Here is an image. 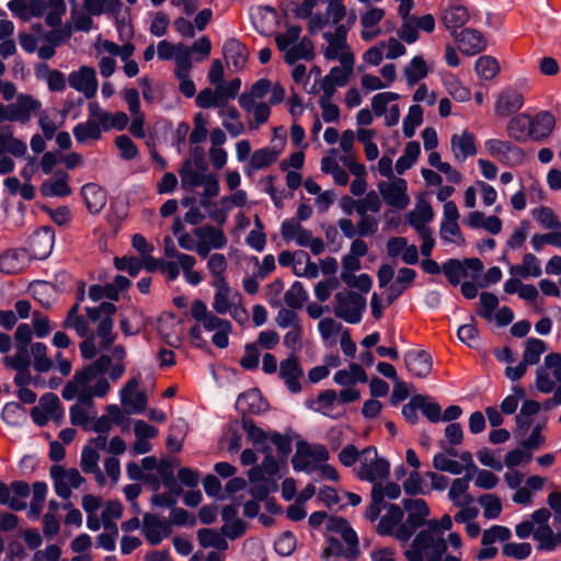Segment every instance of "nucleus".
Returning <instances> with one entry per match:
<instances>
[{
	"mask_svg": "<svg viewBox=\"0 0 561 561\" xmlns=\"http://www.w3.org/2000/svg\"><path fill=\"white\" fill-rule=\"evenodd\" d=\"M110 366L111 357L102 355L84 368L77 370L72 379L64 387L62 398L68 401L76 397H82L88 401L94 398H104L111 389L106 378Z\"/></svg>",
	"mask_w": 561,
	"mask_h": 561,
	"instance_id": "nucleus-1",
	"label": "nucleus"
},
{
	"mask_svg": "<svg viewBox=\"0 0 561 561\" xmlns=\"http://www.w3.org/2000/svg\"><path fill=\"white\" fill-rule=\"evenodd\" d=\"M191 316L196 321L188 331L192 344L197 348H205L208 342L203 336V331L213 333L211 343L218 348L229 346V336L232 333V324L220 318L214 310H208L206 304L195 299L191 305Z\"/></svg>",
	"mask_w": 561,
	"mask_h": 561,
	"instance_id": "nucleus-2",
	"label": "nucleus"
},
{
	"mask_svg": "<svg viewBox=\"0 0 561 561\" xmlns=\"http://www.w3.org/2000/svg\"><path fill=\"white\" fill-rule=\"evenodd\" d=\"M451 527L453 519L447 514L440 519L431 520L428 528L421 530L404 552L408 561H439L447 548L444 531Z\"/></svg>",
	"mask_w": 561,
	"mask_h": 561,
	"instance_id": "nucleus-3",
	"label": "nucleus"
},
{
	"mask_svg": "<svg viewBox=\"0 0 561 561\" xmlns=\"http://www.w3.org/2000/svg\"><path fill=\"white\" fill-rule=\"evenodd\" d=\"M252 484L250 494L257 501H263L271 492L277 490L279 476V463L273 457H264L260 466L252 467L248 472Z\"/></svg>",
	"mask_w": 561,
	"mask_h": 561,
	"instance_id": "nucleus-4",
	"label": "nucleus"
},
{
	"mask_svg": "<svg viewBox=\"0 0 561 561\" xmlns=\"http://www.w3.org/2000/svg\"><path fill=\"white\" fill-rule=\"evenodd\" d=\"M355 476L373 485L379 481L387 480L390 474V463L385 457H380L374 446L362 450L359 463L354 468Z\"/></svg>",
	"mask_w": 561,
	"mask_h": 561,
	"instance_id": "nucleus-5",
	"label": "nucleus"
},
{
	"mask_svg": "<svg viewBox=\"0 0 561 561\" xmlns=\"http://www.w3.org/2000/svg\"><path fill=\"white\" fill-rule=\"evenodd\" d=\"M88 320L96 323V334L101 339V347L108 350L113 342V316L116 312V306L113 302H101L98 307L85 309Z\"/></svg>",
	"mask_w": 561,
	"mask_h": 561,
	"instance_id": "nucleus-6",
	"label": "nucleus"
},
{
	"mask_svg": "<svg viewBox=\"0 0 561 561\" xmlns=\"http://www.w3.org/2000/svg\"><path fill=\"white\" fill-rule=\"evenodd\" d=\"M42 111V103L28 94H19L15 102L0 103V122H18L27 124L34 115Z\"/></svg>",
	"mask_w": 561,
	"mask_h": 561,
	"instance_id": "nucleus-7",
	"label": "nucleus"
},
{
	"mask_svg": "<svg viewBox=\"0 0 561 561\" xmlns=\"http://www.w3.org/2000/svg\"><path fill=\"white\" fill-rule=\"evenodd\" d=\"M350 26L337 25L334 32H324L323 37L327 42V47L323 55L328 60L339 59L342 66H354V55L347 45V34Z\"/></svg>",
	"mask_w": 561,
	"mask_h": 561,
	"instance_id": "nucleus-8",
	"label": "nucleus"
},
{
	"mask_svg": "<svg viewBox=\"0 0 561 561\" xmlns=\"http://www.w3.org/2000/svg\"><path fill=\"white\" fill-rule=\"evenodd\" d=\"M334 300V314L339 319L351 324H357L362 321L367 306L366 298L363 295L345 290L336 293Z\"/></svg>",
	"mask_w": 561,
	"mask_h": 561,
	"instance_id": "nucleus-9",
	"label": "nucleus"
},
{
	"mask_svg": "<svg viewBox=\"0 0 561 561\" xmlns=\"http://www.w3.org/2000/svg\"><path fill=\"white\" fill-rule=\"evenodd\" d=\"M329 451L323 445H311L306 442L297 444V449L291 458L295 471L312 473L322 462L329 460Z\"/></svg>",
	"mask_w": 561,
	"mask_h": 561,
	"instance_id": "nucleus-10",
	"label": "nucleus"
},
{
	"mask_svg": "<svg viewBox=\"0 0 561 561\" xmlns=\"http://www.w3.org/2000/svg\"><path fill=\"white\" fill-rule=\"evenodd\" d=\"M280 233L284 240L294 241L297 245L309 248L314 255L321 254L325 244L321 238H316L312 232L304 228L295 219H286L280 227Z\"/></svg>",
	"mask_w": 561,
	"mask_h": 561,
	"instance_id": "nucleus-11",
	"label": "nucleus"
},
{
	"mask_svg": "<svg viewBox=\"0 0 561 561\" xmlns=\"http://www.w3.org/2000/svg\"><path fill=\"white\" fill-rule=\"evenodd\" d=\"M460 213L455 202L443 205V216L439 222V238L444 244L463 247L466 239L459 227Z\"/></svg>",
	"mask_w": 561,
	"mask_h": 561,
	"instance_id": "nucleus-12",
	"label": "nucleus"
},
{
	"mask_svg": "<svg viewBox=\"0 0 561 561\" xmlns=\"http://www.w3.org/2000/svg\"><path fill=\"white\" fill-rule=\"evenodd\" d=\"M403 511L398 505H390L387 513L380 518L377 533L381 536H391L401 542L412 537V527L403 523Z\"/></svg>",
	"mask_w": 561,
	"mask_h": 561,
	"instance_id": "nucleus-13",
	"label": "nucleus"
},
{
	"mask_svg": "<svg viewBox=\"0 0 561 561\" xmlns=\"http://www.w3.org/2000/svg\"><path fill=\"white\" fill-rule=\"evenodd\" d=\"M286 144L285 136H278L277 129H274V137L271 146L255 150L244 167V172L251 175L253 172L263 170L272 165L278 160Z\"/></svg>",
	"mask_w": 561,
	"mask_h": 561,
	"instance_id": "nucleus-14",
	"label": "nucleus"
},
{
	"mask_svg": "<svg viewBox=\"0 0 561 561\" xmlns=\"http://www.w3.org/2000/svg\"><path fill=\"white\" fill-rule=\"evenodd\" d=\"M485 152L505 167H517L524 162L525 153L510 140L490 138L484 141Z\"/></svg>",
	"mask_w": 561,
	"mask_h": 561,
	"instance_id": "nucleus-15",
	"label": "nucleus"
},
{
	"mask_svg": "<svg viewBox=\"0 0 561 561\" xmlns=\"http://www.w3.org/2000/svg\"><path fill=\"white\" fill-rule=\"evenodd\" d=\"M525 104L524 92L517 87H505L502 89L494 102V113L499 117H507L517 114Z\"/></svg>",
	"mask_w": 561,
	"mask_h": 561,
	"instance_id": "nucleus-16",
	"label": "nucleus"
},
{
	"mask_svg": "<svg viewBox=\"0 0 561 561\" xmlns=\"http://www.w3.org/2000/svg\"><path fill=\"white\" fill-rule=\"evenodd\" d=\"M346 16V7L343 0H329L324 15L317 14L309 21V32L316 34L328 26L342 25L341 22Z\"/></svg>",
	"mask_w": 561,
	"mask_h": 561,
	"instance_id": "nucleus-17",
	"label": "nucleus"
},
{
	"mask_svg": "<svg viewBox=\"0 0 561 561\" xmlns=\"http://www.w3.org/2000/svg\"><path fill=\"white\" fill-rule=\"evenodd\" d=\"M378 190L383 202L392 208L403 209L410 203L408 183L401 178L379 183Z\"/></svg>",
	"mask_w": 561,
	"mask_h": 561,
	"instance_id": "nucleus-18",
	"label": "nucleus"
},
{
	"mask_svg": "<svg viewBox=\"0 0 561 561\" xmlns=\"http://www.w3.org/2000/svg\"><path fill=\"white\" fill-rule=\"evenodd\" d=\"M194 234L198 240V255L202 257H207L213 250L224 249L227 244L224 231L211 225L194 228Z\"/></svg>",
	"mask_w": 561,
	"mask_h": 561,
	"instance_id": "nucleus-19",
	"label": "nucleus"
},
{
	"mask_svg": "<svg viewBox=\"0 0 561 561\" xmlns=\"http://www.w3.org/2000/svg\"><path fill=\"white\" fill-rule=\"evenodd\" d=\"M51 478L54 480V489L58 496L69 500L72 490L80 488L84 482L83 477L77 469L51 468Z\"/></svg>",
	"mask_w": 561,
	"mask_h": 561,
	"instance_id": "nucleus-20",
	"label": "nucleus"
},
{
	"mask_svg": "<svg viewBox=\"0 0 561 561\" xmlns=\"http://www.w3.org/2000/svg\"><path fill=\"white\" fill-rule=\"evenodd\" d=\"M119 400L128 414L142 413L147 407V394L139 390V380L130 378L119 391Z\"/></svg>",
	"mask_w": 561,
	"mask_h": 561,
	"instance_id": "nucleus-21",
	"label": "nucleus"
},
{
	"mask_svg": "<svg viewBox=\"0 0 561 561\" xmlns=\"http://www.w3.org/2000/svg\"><path fill=\"white\" fill-rule=\"evenodd\" d=\"M467 270H471L472 272L480 274L483 271L482 261L476 257L465 259L462 261L449 259L442 266L443 273L454 286L459 285L461 278L467 276Z\"/></svg>",
	"mask_w": 561,
	"mask_h": 561,
	"instance_id": "nucleus-22",
	"label": "nucleus"
},
{
	"mask_svg": "<svg viewBox=\"0 0 561 561\" xmlns=\"http://www.w3.org/2000/svg\"><path fill=\"white\" fill-rule=\"evenodd\" d=\"M68 83L87 99H91L98 91L96 71L92 67L81 66L78 70L69 73Z\"/></svg>",
	"mask_w": 561,
	"mask_h": 561,
	"instance_id": "nucleus-23",
	"label": "nucleus"
},
{
	"mask_svg": "<svg viewBox=\"0 0 561 561\" xmlns=\"http://www.w3.org/2000/svg\"><path fill=\"white\" fill-rule=\"evenodd\" d=\"M55 232L50 227H42L35 231L28 242L30 256L35 260H45L53 251Z\"/></svg>",
	"mask_w": 561,
	"mask_h": 561,
	"instance_id": "nucleus-24",
	"label": "nucleus"
},
{
	"mask_svg": "<svg viewBox=\"0 0 561 561\" xmlns=\"http://www.w3.org/2000/svg\"><path fill=\"white\" fill-rule=\"evenodd\" d=\"M211 287L215 289L211 308L217 314H227L237 302L242 301L241 294L232 289L228 282L211 284Z\"/></svg>",
	"mask_w": 561,
	"mask_h": 561,
	"instance_id": "nucleus-25",
	"label": "nucleus"
},
{
	"mask_svg": "<svg viewBox=\"0 0 561 561\" xmlns=\"http://www.w3.org/2000/svg\"><path fill=\"white\" fill-rule=\"evenodd\" d=\"M279 378L284 380L287 389L291 393L301 391L300 378L304 376V369L296 354H290L282 360L278 370Z\"/></svg>",
	"mask_w": 561,
	"mask_h": 561,
	"instance_id": "nucleus-26",
	"label": "nucleus"
},
{
	"mask_svg": "<svg viewBox=\"0 0 561 561\" xmlns=\"http://www.w3.org/2000/svg\"><path fill=\"white\" fill-rule=\"evenodd\" d=\"M453 37L458 49L468 56L477 55L486 47V41L482 33L473 28H465L461 32H454Z\"/></svg>",
	"mask_w": 561,
	"mask_h": 561,
	"instance_id": "nucleus-27",
	"label": "nucleus"
},
{
	"mask_svg": "<svg viewBox=\"0 0 561 561\" xmlns=\"http://www.w3.org/2000/svg\"><path fill=\"white\" fill-rule=\"evenodd\" d=\"M556 127L554 115L546 110L530 114V138L533 141L541 142L550 137Z\"/></svg>",
	"mask_w": 561,
	"mask_h": 561,
	"instance_id": "nucleus-28",
	"label": "nucleus"
},
{
	"mask_svg": "<svg viewBox=\"0 0 561 561\" xmlns=\"http://www.w3.org/2000/svg\"><path fill=\"white\" fill-rule=\"evenodd\" d=\"M404 510L408 512V518L405 524L412 527V535L415 530L424 525L428 528L430 519L426 522V517L430 515V508L423 499H405L402 502Z\"/></svg>",
	"mask_w": 561,
	"mask_h": 561,
	"instance_id": "nucleus-29",
	"label": "nucleus"
},
{
	"mask_svg": "<svg viewBox=\"0 0 561 561\" xmlns=\"http://www.w3.org/2000/svg\"><path fill=\"white\" fill-rule=\"evenodd\" d=\"M254 28L264 36L275 33L278 25V13L272 7H257L251 13Z\"/></svg>",
	"mask_w": 561,
	"mask_h": 561,
	"instance_id": "nucleus-30",
	"label": "nucleus"
},
{
	"mask_svg": "<svg viewBox=\"0 0 561 561\" xmlns=\"http://www.w3.org/2000/svg\"><path fill=\"white\" fill-rule=\"evenodd\" d=\"M450 149L457 162L466 161L469 157L477 154L474 135L468 130L454 134L450 138Z\"/></svg>",
	"mask_w": 561,
	"mask_h": 561,
	"instance_id": "nucleus-31",
	"label": "nucleus"
},
{
	"mask_svg": "<svg viewBox=\"0 0 561 561\" xmlns=\"http://www.w3.org/2000/svg\"><path fill=\"white\" fill-rule=\"evenodd\" d=\"M337 403V393L331 389L320 392L316 398L306 400V407L308 409L331 419H336L340 415V413L335 411Z\"/></svg>",
	"mask_w": 561,
	"mask_h": 561,
	"instance_id": "nucleus-32",
	"label": "nucleus"
},
{
	"mask_svg": "<svg viewBox=\"0 0 561 561\" xmlns=\"http://www.w3.org/2000/svg\"><path fill=\"white\" fill-rule=\"evenodd\" d=\"M507 136L516 142L524 144L530 138V113H517L510 118L506 125Z\"/></svg>",
	"mask_w": 561,
	"mask_h": 561,
	"instance_id": "nucleus-33",
	"label": "nucleus"
},
{
	"mask_svg": "<svg viewBox=\"0 0 561 561\" xmlns=\"http://www.w3.org/2000/svg\"><path fill=\"white\" fill-rule=\"evenodd\" d=\"M408 222L416 232L432 230L427 225L434 219V210L426 199H419L413 210L409 211Z\"/></svg>",
	"mask_w": 561,
	"mask_h": 561,
	"instance_id": "nucleus-34",
	"label": "nucleus"
},
{
	"mask_svg": "<svg viewBox=\"0 0 561 561\" xmlns=\"http://www.w3.org/2000/svg\"><path fill=\"white\" fill-rule=\"evenodd\" d=\"M248 201V195L245 191L243 190H237L233 191L232 194L228 196H224L219 201L220 210H214L209 214V218H211L214 221H216L219 225H222L226 219L227 215L230 210H232L234 207H243L245 206Z\"/></svg>",
	"mask_w": 561,
	"mask_h": 561,
	"instance_id": "nucleus-35",
	"label": "nucleus"
},
{
	"mask_svg": "<svg viewBox=\"0 0 561 561\" xmlns=\"http://www.w3.org/2000/svg\"><path fill=\"white\" fill-rule=\"evenodd\" d=\"M242 427L245 431L249 440L259 453L264 454L265 457L273 456V449L270 447L271 432H264L248 419L242 420Z\"/></svg>",
	"mask_w": 561,
	"mask_h": 561,
	"instance_id": "nucleus-36",
	"label": "nucleus"
},
{
	"mask_svg": "<svg viewBox=\"0 0 561 561\" xmlns=\"http://www.w3.org/2000/svg\"><path fill=\"white\" fill-rule=\"evenodd\" d=\"M68 182V173L62 170H58L50 180L42 184L41 192L45 197L69 196L71 194V188Z\"/></svg>",
	"mask_w": 561,
	"mask_h": 561,
	"instance_id": "nucleus-37",
	"label": "nucleus"
},
{
	"mask_svg": "<svg viewBox=\"0 0 561 561\" xmlns=\"http://www.w3.org/2000/svg\"><path fill=\"white\" fill-rule=\"evenodd\" d=\"M77 402L70 408V421L76 426H81L84 431L89 427L91 419L95 416L93 400H87L82 397H76Z\"/></svg>",
	"mask_w": 561,
	"mask_h": 561,
	"instance_id": "nucleus-38",
	"label": "nucleus"
},
{
	"mask_svg": "<svg viewBox=\"0 0 561 561\" xmlns=\"http://www.w3.org/2000/svg\"><path fill=\"white\" fill-rule=\"evenodd\" d=\"M408 370L416 377H426L432 368V359L425 351H409L404 355Z\"/></svg>",
	"mask_w": 561,
	"mask_h": 561,
	"instance_id": "nucleus-39",
	"label": "nucleus"
},
{
	"mask_svg": "<svg viewBox=\"0 0 561 561\" xmlns=\"http://www.w3.org/2000/svg\"><path fill=\"white\" fill-rule=\"evenodd\" d=\"M222 51L228 65L233 66L236 70L244 68L248 60V49L240 41L236 38L226 41Z\"/></svg>",
	"mask_w": 561,
	"mask_h": 561,
	"instance_id": "nucleus-40",
	"label": "nucleus"
},
{
	"mask_svg": "<svg viewBox=\"0 0 561 561\" xmlns=\"http://www.w3.org/2000/svg\"><path fill=\"white\" fill-rule=\"evenodd\" d=\"M81 195L91 214H99L106 205V193L98 184H84L81 188Z\"/></svg>",
	"mask_w": 561,
	"mask_h": 561,
	"instance_id": "nucleus-41",
	"label": "nucleus"
},
{
	"mask_svg": "<svg viewBox=\"0 0 561 561\" xmlns=\"http://www.w3.org/2000/svg\"><path fill=\"white\" fill-rule=\"evenodd\" d=\"M333 380L341 387H354L356 383L367 382L368 376L360 365L352 363L347 368L337 370Z\"/></svg>",
	"mask_w": 561,
	"mask_h": 561,
	"instance_id": "nucleus-42",
	"label": "nucleus"
},
{
	"mask_svg": "<svg viewBox=\"0 0 561 561\" xmlns=\"http://www.w3.org/2000/svg\"><path fill=\"white\" fill-rule=\"evenodd\" d=\"M472 474H465L463 478H457L451 482L448 491V499L455 506L462 507L469 505L473 499L469 494V482L472 480Z\"/></svg>",
	"mask_w": 561,
	"mask_h": 561,
	"instance_id": "nucleus-43",
	"label": "nucleus"
},
{
	"mask_svg": "<svg viewBox=\"0 0 561 561\" xmlns=\"http://www.w3.org/2000/svg\"><path fill=\"white\" fill-rule=\"evenodd\" d=\"M539 551L552 552L561 545V531H554L550 525L536 527L534 535Z\"/></svg>",
	"mask_w": 561,
	"mask_h": 561,
	"instance_id": "nucleus-44",
	"label": "nucleus"
},
{
	"mask_svg": "<svg viewBox=\"0 0 561 561\" xmlns=\"http://www.w3.org/2000/svg\"><path fill=\"white\" fill-rule=\"evenodd\" d=\"M353 67H333L321 82L322 91L328 94H334L337 87H344L353 72Z\"/></svg>",
	"mask_w": 561,
	"mask_h": 561,
	"instance_id": "nucleus-45",
	"label": "nucleus"
},
{
	"mask_svg": "<svg viewBox=\"0 0 561 561\" xmlns=\"http://www.w3.org/2000/svg\"><path fill=\"white\" fill-rule=\"evenodd\" d=\"M169 525L153 516H145L144 535L147 541L152 545H159L163 538L169 536Z\"/></svg>",
	"mask_w": 561,
	"mask_h": 561,
	"instance_id": "nucleus-46",
	"label": "nucleus"
},
{
	"mask_svg": "<svg viewBox=\"0 0 561 561\" xmlns=\"http://www.w3.org/2000/svg\"><path fill=\"white\" fill-rule=\"evenodd\" d=\"M510 274L512 276H519L522 278H537L542 274L540 261L533 253H526L523 255L520 264L510 266Z\"/></svg>",
	"mask_w": 561,
	"mask_h": 561,
	"instance_id": "nucleus-47",
	"label": "nucleus"
},
{
	"mask_svg": "<svg viewBox=\"0 0 561 561\" xmlns=\"http://www.w3.org/2000/svg\"><path fill=\"white\" fill-rule=\"evenodd\" d=\"M443 23L453 35L458 32L469 20V12L466 7L457 4L447 8L443 13Z\"/></svg>",
	"mask_w": 561,
	"mask_h": 561,
	"instance_id": "nucleus-48",
	"label": "nucleus"
},
{
	"mask_svg": "<svg viewBox=\"0 0 561 561\" xmlns=\"http://www.w3.org/2000/svg\"><path fill=\"white\" fill-rule=\"evenodd\" d=\"M197 540L203 548H214L219 551L228 549L229 543L222 533L214 528H202L197 530Z\"/></svg>",
	"mask_w": 561,
	"mask_h": 561,
	"instance_id": "nucleus-49",
	"label": "nucleus"
},
{
	"mask_svg": "<svg viewBox=\"0 0 561 561\" xmlns=\"http://www.w3.org/2000/svg\"><path fill=\"white\" fill-rule=\"evenodd\" d=\"M218 115L222 119L224 128L231 137H238L244 133V124L240 121V114L234 106L229 105L218 110Z\"/></svg>",
	"mask_w": 561,
	"mask_h": 561,
	"instance_id": "nucleus-50",
	"label": "nucleus"
},
{
	"mask_svg": "<svg viewBox=\"0 0 561 561\" xmlns=\"http://www.w3.org/2000/svg\"><path fill=\"white\" fill-rule=\"evenodd\" d=\"M24 250L10 249L0 254V271L4 274H15L22 270L21 262H26Z\"/></svg>",
	"mask_w": 561,
	"mask_h": 561,
	"instance_id": "nucleus-51",
	"label": "nucleus"
},
{
	"mask_svg": "<svg viewBox=\"0 0 561 561\" xmlns=\"http://www.w3.org/2000/svg\"><path fill=\"white\" fill-rule=\"evenodd\" d=\"M100 456L92 446H84L81 453V468L85 473H94L100 485L105 484V477L99 468Z\"/></svg>",
	"mask_w": 561,
	"mask_h": 561,
	"instance_id": "nucleus-52",
	"label": "nucleus"
},
{
	"mask_svg": "<svg viewBox=\"0 0 561 561\" xmlns=\"http://www.w3.org/2000/svg\"><path fill=\"white\" fill-rule=\"evenodd\" d=\"M79 304H75L68 311L65 319V328L73 329L81 337H93L94 331L88 325V321L79 314Z\"/></svg>",
	"mask_w": 561,
	"mask_h": 561,
	"instance_id": "nucleus-53",
	"label": "nucleus"
},
{
	"mask_svg": "<svg viewBox=\"0 0 561 561\" xmlns=\"http://www.w3.org/2000/svg\"><path fill=\"white\" fill-rule=\"evenodd\" d=\"M345 329L334 319L327 317L319 321L318 331L327 347H332L336 344V336L342 334Z\"/></svg>",
	"mask_w": 561,
	"mask_h": 561,
	"instance_id": "nucleus-54",
	"label": "nucleus"
},
{
	"mask_svg": "<svg viewBox=\"0 0 561 561\" xmlns=\"http://www.w3.org/2000/svg\"><path fill=\"white\" fill-rule=\"evenodd\" d=\"M284 57L286 62L290 65H294L296 61L301 59L310 60L313 58V44L309 38L305 37L291 45V47L284 54Z\"/></svg>",
	"mask_w": 561,
	"mask_h": 561,
	"instance_id": "nucleus-55",
	"label": "nucleus"
},
{
	"mask_svg": "<svg viewBox=\"0 0 561 561\" xmlns=\"http://www.w3.org/2000/svg\"><path fill=\"white\" fill-rule=\"evenodd\" d=\"M75 139L78 144L84 145L89 141L99 140L102 137L101 127L96 123L87 119L77 124L72 129Z\"/></svg>",
	"mask_w": 561,
	"mask_h": 561,
	"instance_id": "nucleus-56",
	"label": "nucleus"
},
{
	"mask_svg": "<svg viewBox=\"0 0 561 561\" xmlns=\"http://www.w3.org/2000/svg\"><path fill=\"white\" fill-rule=\"evenodd\" d=\"M181 183L184 190H192L202 185L206 176L204 170L197 169L191 160H186L180 169Z\"/></svg>",
	"mask_w": 561,
	"mask_h": 561,
	"instance_id": "nucleus-57",
	"label": "nucleus"
},
{
	"mask_svg": "<svg viewBox=\"0 0 561 561\" xmlns=\"http://www.w3.org/2000/svg\"><path fill=\"white\" fill-rule=\"evenodd\" d=\"M428 73V67L422 56H414L404 67V76L409 85H415Z\"/></svg>",
	"mask_w": 561,
	"mask_h": 561,
	"instance_id": "nucleus-58",
	"label": "nucleus"
},
{
	"mask_svg": "<svg viewBox=\"0 0 561 561\" xmlns=\"http://www.w3.org/2000/svg\"><path fill=\"white\" fill-rule=\"evenodd\" d=\"M31 345H14V353L2 358L4 366L12 369H28L31 365Z\"/></svg>",
	"mask_w": 561,
	"mask_h": 561,
	"instance_id": "nucleus-59",
	"label": "nucleus"
},
{
	"mask_svg": "<svg viewBox=\"0 0 561 561\" xmlns=\"http://www.w3.org/2000/svg\"><path fill=\"white\" fill-rule=\"evenodd\" d=\"M172 232L183 250L194 251L198 254V240L194 234V230L192 233L185 232L183 220L180 217H175Z\"/></svg>",
	"mask_w": 561,
	"mask_h": 561,
	"instance_id": "nucleus-60",
	"label": "nucleus"
},
{
	"mask_svg": "<svg viewBox=\"0 0 561 561\" xmlns=\"http://www.w3.org/2000/svg\"><path fill=\"white\" fill-rule=\"evenodd\" d=\"M448 94L457 102H467L471 98L470 90L462 84L458 77L447 73L443 78Z\"/></svg>",
	"mask_w": 561,
	"mask_h": 561,
	"instance_id": "nucleus-61",
	"label": "nucleus"
},
{
	"mask_svg": "<svg viewBox=\"0 0 561 561\" xmlns=\"http://www.w3.org/2000/svg\"><path fill=\"white\" fill-rule=\"evenodd\" d=\"M207 268L213 276L210 285L227 282L226 272L228 268V261L224 254L215 253L208 255Z\"/></svg>",
	"mask_w": 561,
	"mask_h": 561,
	"instance_id": "nucleus-62",
	"label": "nucleus"
},
{
	"mask_svg": "<svg viewBox=\"0 0 561 561\" xmlns=\"http://www.w3.org/2000/svg\"><path fill=\"white\" fill-rule=\"evenodd\" d=\"M33 367L38 373H47L53 367L51 359L47 356V346L42 342L32 343L30 346Z\"/></svg>",
	"mask_w": 561,
	"mask_h": 561,
	"instance_id": "nucleus-63",
	"label": "nucleus"
},
{
	"mask_svg": "<svg viewBox=\"0 0 561 561\" xmlns=\"http://www.w3.org/2000/svg\"><path fill=\"white\" fill-rule=\"evenodd\" d=\"M533 218L545 230H553L561 228V221L556 213L547 206H540L531 210Z\"/></svg>",
	"mask_w": 561,
	"mask_h": 561,
	"instance_id": "nucleus-64",
	"label": "nucleus"
}]
</instances>
